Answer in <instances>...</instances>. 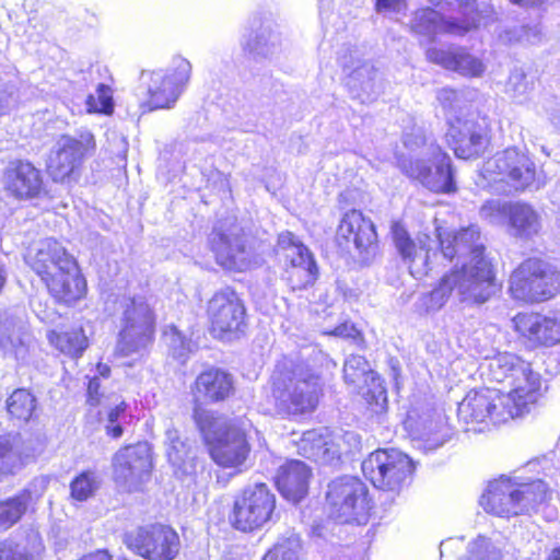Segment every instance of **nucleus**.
Masks as SVG:
<instances>
[{"label": "nucleus", "mask_w": 560, "mask_h": 560, "mask_svg": "<svg viewBox=\"0 0 560 560\" xmlns=\"http://www.w3.org/2000/svg\"><path fill=\"white\" fill-rule=\"evenodd\" d=\"M436 238L428 234L410 237L399 223L392 226L395 247L410 275L416 279L427 276L438 258V243L444 259L456 261L460 268L445 273L438 285L418 300V307L427 313L442 308L450 299L465 304H482L494 294V272L485 255V243L478 226L454 232L436 229Z\"/></svg>", "instance_id": "nucleus-1"}, {"label": "nucleus", "mask_w": 560, "mask_h": 560, "mask_svg": "<svg viewBox=\"0 0 560 560\" xmlns=\"http://www.w3.org/2000/svg\"><path fill=\"white\" fill-rule=\"evenodd\" d=\"M323 392L319 374L305 362L283 359L272 374L271 396L282 417L314 411Z\"/></svg>", "instance_id": "nucleus-2"}, {"label": "nucleus", "mask_w": 560, "mask_h": 560, "mask_svg": "<svg viewBox=\"0 0 560 560\" xmlns=\"http://www.w3.org/2000/svg\"><path fill=\"white\" fill-rule=\"evenodd\" d=\"M194 419L217 465L240 468L245 464L250 445L245 430L237 422L199 407L194 410Z\"/></svg>", "instance_id": "nucleus-3"}, {"label": "nucleus", "mask_w": 560, "mask_h": 560, "mask_svg": "<svg viewBox=\"0 0 560 560\" xmlns=\"http://www.w3.org/2000/svg\"><path fill=\"white\" fill-rule=\"evenodd\" d=\"M547 498L548 487L540 479L525 483L502 476L489 483L481 504L488 513L512 517L535 512Z\"/></svg>", "instance_id": "nucleus-4"}, {"label": "nucleus", "mask_w": 560, "mask_h": 560, "mask_svg": "<svg viewBox=\"0 0 560 560\" xmlns=\"http://www.w3.org/2000/svg\"><path fill=\"white\" fill-rule=\"evenodd\" d=\"M490 377L497 383H506L511 389L504 396L513 399L515 417H522L529 411L541 388L539 373L532 370L530 363L522 360L513 353H500L492 358L488 365Z\"/></svg>", "instance_id": "nucleus-5"}, {"label": "nucleus", "mask_w": 560, "mask_h": 560, "mask_svg": "<svg viewBox=\"0 0 560 560\" xmlns=\"http://www.w3.org/2000/svg\"><path fill=\"white\" fill-rule=\"evenodd\" d=\"M120 331L116 352L121 357L142 354L152 341L154 330L153 312L142 296H124L118 301Z\"/></svg>", "instance_id": "nucleus-6"}, {"label": "nucleus", "mask_w": 560, "mask_h": 560, "mask_svg": "<svg viewBox=\"0 0 560 560\" xmlns=\"http://www.w3.org/2000/svg\"><path fill=\"white\" fill-rule=\"evenodd\" d=\"M509 282L513 299L525 303L544 302L560 292V271L545 260L528 258L511 273Z\"/></svg>", "instance_id": "nucleus-7"}, {"label": "nucleus", "mask_w": 560, "mask_h": 560, "mask_svg": "<svg viewBox=\"0 0 560 560\" xmlns=\"http://www.w3.org/2000/svg\"><path fill=\"white\" fill-rule=\"evenodd\" d=\"M191 63L175 57L166 70L142 71L141 83L147 88L149 110L172 108L185 91L191 77Z\"/></svg>", "instance_id": "nucleus-8"}, {"label": "nucleus", "mask_w": 560, "mask_h": 560, "mask_svg": "<svg viewBox=\"0 0 560 560\" xmlns=\"http://www.w3.org/2000/svg\"><path fill=\"white\" fill-rule=\"evenodd\" d=\"M326 499L330 508V516L340 523L365 524L372 502L369 490L359 478L345 476L331 481Z\"/></svg>", "instance_id": "nucleus-9"}, {"label": "nucleus", "mask_w": 560, "mask_h": 560, "mask_svg": "<svg viewBox=\"0 0 560 560\" xmlns=\"http://www.w3.org/2000/svg\"><path fill=\"white\" fill-rule=\"evenodd\" d=\"M275 509L276 495L267 485L257 482L235 497L230 520L236 529L253 532L272 521Z\"/></svg>", "instance_id": "nucleus-10"}, {"label": "nucleus", "mask_w": 560, "mask_h": 560, "mask_svg": "<svg viewBox=\"0 0 560 560\" xmlns=\"http://www.w3.org/2000/svg\"><path fill=\"white\" fill-rule=\"evenodd\" d=\"M276 254L283 262V278L292 291L313 285L318 268L308 248L291 232L279 234Z\"/></svg>", "instance_id": "nucleus-11"}, {"label": "nucleus", "mask_w": 560, "mask_h": 560, "mask_svg": "<svg viewBox=\"0 0 560 560\" xmlns=\"http://www.w3.org/2000/svg\"><path fill=\"white\" fill-rule=\"evenodd\" d=\"M95 148V138L89 130L60 136L47 161V171L52 180L62 183L68 179L94 153Z\"/></svg>", "instance_id": "nucleus-12"}, {"label": "nucleus", "mask_w": 560, "mask_h": 560, "mask_svg": "<svg viewBox=\"0 0 560 560\" xmlns=\"http://www.w3.org/2000/svg\"><path fill=\"white\" fill-rule=\"evenodd\" d=\"M512 402L513 399L499 389H474L458 404L457 412L465 423H485L489 420L500 424L516 418Z\"/></svg>", "instance_id": "nucleus-13"}, {"label": "nucleus", "mask_w": 560, "mask_h": 560, "mask_svg": "<svg viewBox=\"0 0 560 560\" xmlns=\"http://www.w3.org/2000/svg\"><path fill=\"white\" fill-rule=\"evenodd\" d=\"M217 262L228 270L245 271L253 265V250L243 228L226 219L213 229L210 236Z\"/></svg>", "instance_id": "nucleus-14"}, {"label": "nucleus", "mask_w": 560, "mask_h": 560, "mask_svg": "<svg viewBox=\"0 0 560 560\" xmlns=\"http://www.w3.org/2000/svg\"><path fill=\"white\" fill-rule=\"evenodd\" d=\"M411 459L396 450H377L362 462V472L375 488L396 491L412 472Z\"/></svg>", "instance_id": "nucleus-15"}, {"label": "nucleus", "mask_w": 560, "mask_h": 560, "mask_svg": "<svg viewBox=\"0 0 560 560\" xmlns=\"http://www.w3.org/2000/svg\"><path fill=\"white\" fill-rule=\"evenodd\" d=\"M336 240L339 246L350 252L362 265H370L378 254L377 234L374 223L361 211L351 210L343 214L337 229Z\"/></svg>", "instance_id": "nucleus-16"}, {"label": "nucleus", "mask_w": 560, "mask_h": 560, "mask_svg": "<svg viewBox=\"0 0 560 560\" xmlns=\"http://www.w3.org/2000/svg\"><path fill=\"white\" fill-rule=\"evenodd\" d=\"M115 482L131 492L139 490L151 477L153 468L151 447L147 442L118 450L112 459Z\"/></svg>", "instance_id": "nucleus-17"}, {"label": "nucleus", "mask_w": 560, "mask_h": 560, "mask_svg": "<svg viewBox=\"0 0 560 560\" xmlns=\"http://www.w3.org/2000/svg\"><path fill=\"white\" fill-rule=\"evenodd\" d=\"M347 73L346 85L355 100L361 103L374 102L382 92V78L375 66L361 57L358 49H347L338 58Z\"/></svg>", "instance_id": "nucleus-18"}, {"label": "nucleus", "mask_w": 560, "mask_h": 560, "mask_svg": "<svg viewBox=\"0 0 560 560\" xmlns=\"http://www.w3.org/2000/svg\"><path fill=\"white\" fill-rule=\"evenodd\" d=\"M463 19H445L435 10L425 8L418 10L411 21V28L415 33L433 39L436 34L464 35L471 28L482 24V16L477 11L475 2L466 3L462 11Z\"/></svg>", "instance_id": "nucleus-19"}, {"label": "nucleus", "mask_w": 560, "mask_h": 560, "mask_svg": "<svg viewBox=\"0 0 560 560\" xmlns=\"http://www.w3.org/2000/svg\"><path fill=\"white\" fill-rule=\"evenodd\" d=\"M486 171L502 175L508 184L517 191L539 189L536 166L529 156L516 148L498 152L486 163Z\"/></svg>", "instance_id": "nucleus-20"}, {"label": "nucleus", "mask_w": 560, "mask_h": 560, "mask_svg": "<svg viewBox=\"0 0 560 560\" xmlns=\"http://www.w3.org/2000/svg\"><path fill=\"white\" fill-rule=\"evenodd\" d=\"M129 548L147 560H174L179 552V537L167 525L140 527L128 537Z\"/></svg>", "instance_id": "nucleus-21"}, {"label": "nucleus", "mask_w": 560, "mask_h": 560, "mask_svg": "<svg viewBox=\"0 0 560 560\" xmlns=\"http://www.w3.org/2000/svg\"><path fill=\"white\" fill-rule=\"evenodd\" d=\"M399 166L407 176L419 180L432 191L450 192L455 189L451 158L442 150L425 160H399Z\"/></svg>", "instance_id": "nucleus-22"}, {"label": "nucleus", "mask_w": 560, "mask_h": 560, "mask_svg": "<svg viewBox=\"0 0 560 560\" xmlns=\"http://www.w3.org/2000/svg\"><path fill=\"white\" fill-rule=\"evenodd\" d=\"M207 313L213 331L236 332L245 326V306L232 290L217 292L208 302Z\"/></svg>", "instance_id": "nucleus-23"}, {"label": "nucleus", "mask_w": 560, "mask_h": 560, "mask_svg": "<svg viewBox=\"0 0 560 560\" xmlns=\"http://www.w3.org/2000/svg\"><path fill=\"white\" fill-rule=\"evenodd\" d=\"M446 141L459 159L481 154L488 145L486 128L475 119L456 117L450 121Z\"/></svg>", "instance_id": "nucleus-24"}, {"label": "nucleus", "mask_w": 560, "mask_h": 560, "mask_svg": "<svg viewBox=\"0 0 560 560\" xmlns=\"http://www.w3.org/2000/svg\"><path fill=\"white\" fill-rule=\"evenodd\" d=\"M5 190L18 199H32L40 195L44 186L40 171L28 161H14L3 175Z\"/></svg>", "instance_id": "nucleus-25"}, {"label": "nucleus", "mask_w": 560, "mask_h": 560, "mask_svg": "<svg viewBox=\"0 0 560 560\" xmlns=\"http://www.w3.org/2000/svg\"><path fill=\"white\" fill-rule=\"evenodd\" d=\"M242 46L254 59H271L282 50L281 35L272 21L254 20Z\"/></svg>", "instance_id": "nucleus-26"}, {"label": "nucleus", "mask_w": 560, "mask_h": 560, "mask_svg": "<svg viewBox=\"0 0 560 560\" xmlns=\"http://www.w3.org/2000/svg\"><path fill=\"white\" fill-rule=\"evenodd\" d=\"M27 262L40 279L50 275L55 269H73V258L55 238L39 241L34 248V253H30Z\"/></svg>", "instance_id": "nucleus-27"}, {"label": "nucleus", "mask_w": 560, "mask_h": 560, "mask_svg": "<svg viewBox=\"0 0 560 560\" xmlns=\"http://www.w3.org/2000/svg\"><path fill=\"white\" fill-rule=\"evenodd\" d=\"M345 381L357 387L366 384L369 380L374 384V389L369 390L364 395L370 404H375L380 410H384L387 404V395L385 388L381 385L380 378L375 376L366 359L359 354H351L347 358L343 365Z\"/></svg>", "instance_id": "nucleus-28"}, {"label": "nucleus", "mask_w": 560, "mask_h": 560, "mask_svg": "<svg viewBox=\"0 0 560 560\" xmlns=\"http://www.w3.org/2000/svg\"><path fill=\"white\" fill-rule=\"evenodd\" d=\"M55 269L50 275L42 278L50 294L63 303H72L84 295L85 280L80 275L78 265L73 259V269Z\"/></svg>", "instance_id": "nucleus-29"}, {"label": "nucleus", "mask_w": 560, "mask_h": 560, "mask_svg": "<svg viewBox=\"0 0 560 560\" xmlns=\"http://www.w3.org/2000/svg\"><path fill=\"white\" fill-rule=\"evenodd\" d=\"M514 324L520 334L542 345L552 346L560 341V322L553 317L537 313L518 314Z\"/></svg>", "instance_id": "nucleus-30"}, {"label": "nucleus", "mask_w": 560, "mask_h": 560, "mask_svg": "<svg viewBox=\"0 0 560 560\" xmlns=\"http://www.w3.org/2000/svg\"><path fill=\"white\" fill-rule=\"evenodd\" d=\"M311 470L300 460H290L278 469L276 483L281 494L294 503L301 501L308 490Z\"/></svg>", "instance_id": "nucleus-31"}, {"label": "nucleus", "mask_w": 560, "mask_h": 560, "mask_svg": "<svg viewBox=\"0 0 560 560\" xmlns=\"http://www.w3.org/2000/svg\"><path fill=\"white\" fill-rule=\"evenodd\" d=\"M405 423L412 434L425 443L428 450L440 447L447 440L441 418L432 410L422 416L416 409L410 410Z\"/></svg>", "instance_id": "nucleus-32"}, {"label": "nucleus", "mask_w": 560, "mask_h": 560, "mask_svg": "<svg viewBox=\"0 0 560 560\" xmlns=\"http://www.w3.org/2000/svg\"><path fill=\"white\" fill-rule=\"evenodd\" d=\"M541 229V214L534 207L524 202L511 205L508 220V232L511 236L530 241L539 235Z\"/></svg>", "instance_id": "nucleus-33"}, {"label": "nucleus", "mask_w": 560, "mask_h": 560, "mask_svg": "<svg viewBox=\"0 0 560 560\" xmlns=\"http://www.w3.org/2000/svg\"><path fill=\"white\" fill-rule=\"evenodd\" d=\"M427 58L445 69L456 71L462 75L478 77L485 71L482 62L463 49L444 50L429 48Z\"/></svg>", "instance_id": "nucleus-34"}, {"label": "nucleus", "mask_w": 560, "mask_h": 560, "mask_svg": "<svg viewBox=\"0 0 560 560\" xmlns=\"http://www.w3.org/2000/svg\"><path fill=\"white\" fill-rule=\"evenodd\" d=\"M199 396L210 401L224 400L233 390V377L220 369H210L202 372L195 382Z\"/></svg>", "instance_id": "nucleus-35"}, {"label": "nucleus", "mask_w": 560, "mask_h": 560, "mask_svg": "<svg viewBox=\"0 0 560 560\" xmlns=\"http://www.w3.org/2000/svg\"><path fill=\"white\" fill-rule=\"evenodd\" d=\"M30 337L21 320L5 318L0 324V348L4 354L13 355L15 359H23L26 353Z\"/></svg>", "instance_id": "nucleus-36"}, {"label": "nucleus", "mask_w": 560, "mask_h": 560, "mask_svg": "<svg viewBox=\"0 0 560 560\" xmlns=\"http://www.w3.org/2000/svg\"><path fill=\"white\" fill-rule=\"evenodd\" d=\"M298 451L303 457L322 464H328L337 456V451L317 430H310L303 434L298 443Z\"/></svg>", "instance_id": "nucleus-37"}, {"label": "nucleus", "mask_w": 560, "mask_h": 560, "mask_svg": "<svg viewBox=\"0 0 560 560\" xmlns=\"http://www.w3.org/2000/svg\"><path fill=\"white\" fill-rule=\"evenodd\" d=\"M32 454L23 448V441L19 434L0 436V474H13L20 469L24 460Z\"/></svg>", "instance_id": "nucleus-38"}, {"label": "nucleus", "mask_w": 560, "mask_h": 560, "mask_svg": "<svg viewBox=\"0 0 560 560\" xmlns=\"http://www.w3.org/2000/svg\"><path fill=\"white\" fill-rule=\"evenodd\" d=\"M47 338L58 351L71 358L81 357L88 348V338L82 328L62 332L51 330Z\"/></svg>", "instance_id": "nucleus-39"}, {"label": "nucleus", "mask_w": 560, "mask_h": 560, "mask_svg": "<svg viewBox=\"0 0 560 560\" xmlns=\"http://www.w3.org/2000/svg\"><path fill=\"white\" fill-rule=\"evenodd\" d=\"M402 142L406 149L415 154L408 158L412 159H428L433 154H439L441 148L435 143L433 139H429L421 128H413L411 132L405 133ZM401 158L400 160H402ZM407 160V158H405Z\"/></svg>", "instance_id": "nucleus-40"}, {"label": "nucleus", "mask_w": 560, "mask_h": 560, "mask_svg": "<svg viewBox=\"0 0 560 560\" xmlns=\"http://www.w3.org/2000/svg\"><path fill=\"white\" fill-rule=\"evenodd\" d=\"M302 541L298 534L291 532L278 538L277 542L264 556L262 560H299Z\"/></svg>", "instance_id": "nucleus-41"}, {"label": "nucleus", "mask_w": 560, "mask_h": 560, "mask_svg": "<svg viewBox=\"0 0 560 560\" xmlns=\"http://www.w3.org/2000/svg\"><path fill=\"white\" fill-rule=\"evenodd\" d=\"M36 409L35 397L26 389H16L7 399V410L11 417L27 422Z\"/></svg>", "instance_id": "nucleus-42"}, {"label": "nucleus", "mask_w": 560, "mask_h": 560, "mask_svg": "<svg viewBox=\"0 0 560 560\" xmlns=\"http://www.w3.org/2000/svg\"><path fill=\"white\" fill-rule=\"evenodd\" d=\"M102 479L94 470H85L78 475L70 483L71 498L77 501H86L98 490Z\"/></svg>", "instance_id": "nucleus-43"}, {"label": "nucleus", "mask_w": 560, "mask_h": 560, "mask_svg": "<svg viewBox=\"0 0 560 560\" xmlns=\"http://www.w3.org/2000/svg\"><path fill=\"white\" fill-rule=\"evenodd\" d=\"M27 498L19 495L0 502V527L8 529L13 526L25 513Z\"/></svg>", "instance_id": "nucleus-44"}, {"label": "nucleus", "mask_w": 560, "mask_h": 560, "mask_svg": "<svg viewBox=\"0 0 560 560\" xmlns=\"http://www.w3.org/2000/svg\"><path fill=\"white\" fill-rule=\"evenodd\" d=\"M34 542L37 545L28 550L26 545L13 540L3 541L0 546V560H34L35 553L42 549V545L36 538H34Z\"/></svg>", "instance_id": "nucleus-45"}, {"label": "nucleus", "mask_w": 560, "mask_h": 560, "mask_svg": "<svg viewBox=\"0 0 560 560\" xmlns=\"http://www.w3.org/2000/svg\"><path fill=\"white\" fill-rule=\"evenodd\" d=\"M164 339L171 354L176 360L184 363L191 352L190 341L186 340L185 336L175 327H170V329L164 332Z\"/></svg>", "instance_id": "nucleus-46"}, {"label": "nucleus", "mask_w": 560, "mask_h": 560, "mask_svg": "<svg viewBox=\"0 0 560 560\" xmlns=\"http://www.w3.org/2000/svg\"><path fill=\"white\" fill-rule=\"evenodd\" d=\"M469 556L466 560H501V549L491 540L485 537H478L469 544Z\"/></svg>", "instance_id": "nucleus-47"}, {"label": "nucleus", "mask_w": 560, "mask_h": 560, "mask_svg": "<svg viewBox=\"0 0 560 560\" xmlns=\"http://www.w3.org/2000/svg\"><path fill=\"white\" fill-rule=\"evenodd\" d=\"M165 443L167 445V456L173 465H180L188 455L189 446L186 441L182 440L178 431L168 428L165 432Z\"/></svg>", "instance_id": "nucleus-48"}, {"label": "nucleus", "mask_w": 560, "mask_h": 560, "mask_svg": "<svg viewBox=\"0 0 560 560\" xmlns=\"http://www.w3.org/2000/svg\"><path fill=\"white\" fill-rule=\"evenodd\" d=\"M514 202H504L501 200H489L480 208V217L491 224H503L509 220L510 208Z\"/></svg>", "instance_id": "nucleus-49"}, {"label": "nucleus", "mask_w": 560, "mask_h": 560, "mask_svg": "<svg viewBox=\"0 0 560 560\" xmlns=\"http://www.w3.org/2000/svg\"><path fill=\"white\" fill-rule=\"evenodd\" d=\"M89 112L109 114L113 110V97L110 89L105 84H98L96 94L88 96Z\"/></svg>", "instance_id": "nucleus-50"}, {"label": "nucleus", "mask_w": 560, "mask_h": 560, "mask_svg": "<svg viewBox=\"0 0 560 560\" xmlns=\"http://www.w3.org/2000/svg\"><path fill=\"white\" fill-rule=\"evenodd\" d=\"M508 90L513 97L521 98L533 90V82L522 69H514L509 78Z\"/></svg>", "instance_id": "nucleus-51"}, {"label": "nucleus", "mask_w": 560, "mask_h": 560, "mask_svg": "<svg viewBox=\"0 0 560 560\" xmlns=\"http://www.w3.org/2000/svg\"><path fill=\"white\" fill-rule=\"evenodd\" d=\"M436 98L446 110H455L460 101L459 93L450 88L440 89L436 92Z\"/></svg>", "instance_id": "nucleus-52"}, {"label": "nucleus", "mask_w": 560, "mask_h": 560, "mask_svg": "<svg viewBox=\"0 0 560 560\" xmlns=\"http://www.w3.org/2000/svg\"><path fill=\"white\" fill-rule=\"evenodd\" d=\"M100 381L97 377H93L90 380L88 385V401L90 405L94 406L100 404L98 389H100Z\"/></svg>", "instance_id": "nucleus-53"}, {"label": "nucleus", "mask_w": 560, "mask_h": 560, "mask_svg": "<svg viewBox=\"0 0 560 560\" xmlns=\"http://www.w3.org/2000/svg\"><path fill=\"white\" fill-rule=\"evenodd\" d=\"M404 7V0H377L376 8L378 11L393 10L400 11Z\"/></svg>", "instance_id": "nucleus-54"}, {"label": "nucleus", "mask_w": 560, "mask_h": 560, "mask_svg": "<svg viewBox=\"0 0 560 560\" xmlns=\"http://www.w3.org/2000/svg\"><path fill=\"white\" fill-rule=\"evenodd\" d=\"M126 411V404L120 402L115 408L110 409L107 413V421L108 423H117L119 422L120 418L125 416Z\"/></svg>", "instance_id": "nucleus-55"}, {"label": "nucleus", "mask_w": 560, "mask_h": 560, "mask_svg": "<svg viewBox=\"0 0 560 560\" xmlns=\"http://www.w3.org/2000/svg\"><path fill=\"white\" fill-rule=\"evenodd\" d=\"M79 560H113V557L106 549H98L94 552L84 555Z\"/></svg>", "instance_id": "nucleus-56"}, {"label": "nucleus", "mask_w": 560, "mask_h": 560, "mask_svg": "<svg viewBox=\"0 0 560 560\" xmlns=\"http://www.w3.org/2000/svg\"><path fill=\"white\" fill-rule=\"evenodd\" d=\"M525 37H526V40L530 44H537L538 42H540V38H541V34H540V31L538 27H529L526 32H525Z\"/></svg>", "instance_id": "nucleus-57"}, {"label": "nucleus", "mask_w": 560, "mask_h": 560, "mask_svg": "<svg viewBox=\"0 0 560 560\" xmlns=\"http://www.w3.org/2000/svg\"><path fill=\"white\" fill-rule=\"evenodd\" d=\"M106 432L108 435L113 436L114 439H118L122 435L124 429L119 422L117 423H107L106 424Z\"/></svg>", "instance_id": "nucleus-58"}, {"label": "nucleus", "mask_w": 560, "mask_h": 560, "mask_svg": "<svg viewBox=\"0 0 560 560\" xmlns=\"http://www.w3.org/2000/svg\"><path fill=\"white\" fill-rule=\"evenodd\" d=\"M512 1L520 5H535V4L542 2L544 0H512Z\"/></svg>", "instance_id": "nucleus-59"}, {"label": "nucleus", "mask_w": 560, "mask_h": 560, "mask_svg": "<svg viewBox=\"0 0 560 560\" xmlns=\"http://www.w3.org/2000/svg\"><path fill=\"white\" fill-rule=\"evenodd\" d=\"M334 335L336 336H350V332H348V326H339L335 329Z\"/></svg>", "instance_id": "nucleus-60"}, {"label": "nucleus", "mask_w": 560, "mask_h": 560, "mask_svg": "<svg viewBox=\"0 0 560 560\" xmlns=\"http://www.w3.org/2000/svg\"><path fill=\"white\" fill-rule=\"evenodd\" d=\"M97 371H98V373H100L103 377H108L109 372H110V369H109V366H107V365H105V364H98V365H97Z\"/></svg>", "instance_id": "nucleus-61"}, {"label": "nucleus", "mask_w": 560, "mask_h": 560, "mask_svg": "<svg viewBox=\"0 0 560 560\" xmlns=\"http://www.w3.org/2000/svg\"><path fill=\"white\" fill-rule=\"evenodd\" d=\"M548 560H560V548H556Z\"/></svg>", "instance_id": "nucleus-62"}, {"label": "nucleus", "mask_w": 560, "mask_h": 560, "mask_svg": "<svg viewBox=\"0 0 560 560\" xmlns=\"http://www.w3.org/2000/svg\"><path fill=\"white\" fill-rule=\"evenodd\" d=\"M9 105L8 104H0V114Z\"/></svg>", "instance_id": "nucleus-63"}]
</instances>
